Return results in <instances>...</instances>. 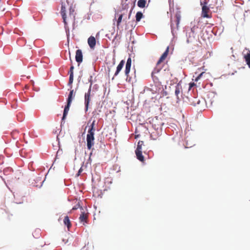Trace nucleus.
Returning <instances> with one entry per match:
<instances>
[{
	"label": "nucleus",
	"mask_w": 250,
	"mask_h": 250,
	"mask_svg": "<svg viewBox=\"0 0 250 250\" xmlns=\"http://www.w3.org/2000/svg\"><path fill=\"white\" fill-rule=\"evenodd\" d=\"M181 14L180 12H177L175 14V16L173 18H171V32L173 33L174 31L178 30L179 29V24L181 20Z\"/></svg>",
	"instance_id": "nucleus-1"
},
{
	"label": "nucleus",
	"mask_w": 250,
	"mask_h": 250,
	"mask_svg": "<svg viewBox=\"0 0 250 250\" xmlns=\"http://www.w3.org/2000/svg\"><path fill=\"white\" fill-rule=\"evenodd\" d=\"M75 95V93H74V90H71L70 91L68 97L67 98V104L65 105L64 109L62 120H64L65 119L66 116H67L68 111L69 110L71 102L72 101V100L74 99Z\"/></svg>",
	"instance_id": "nucleus-2"
},
{
	"label": "nucleus",
	"mask_w": 250,
	"mask_h": 250,
	"mask_svg": "<svg viewBox=\"0 0 250 250\" xmlns=\"http://www.w3.org/2000/svg\"><path fill=\"white\" fill-rule=\"evenodd\" d=\"M91 87H89L87 92L85 93L84 95V104L85 107V112L87 111L89 107V103L91 101Z\"/></svg>",
	"instance_id": "nucleus-3"
},
{
	"label": "nucleus",
	"mask_w": 250,
	"mask_h": 250,
	"mask_svg": "<svg viewBox=\"0 0 250 250\" xmlns=\"http://www.w3.org/2000/svg\"><path fill=\"white\" fill-rule=\"evenodd\" d=\"M202 17L206 18H210L211 17V13L209 7L207 5H202Z\"/></svg>",
	"instance_id": "nucleus-4"
},
{
	"label": "nucleus",
	"mask_w": 250,
	"mask_h": 250,
	"mask_svg": "<svg viewBox=\"0 0 250 250\" xmlns=\"http://www.w3.org/2000/svg\"><path fill=\"white\" fill-rule=\"evenodd\" d=\"M131 59L130 57H129L127 60L126 63L125 64V74L126 77V79L129 78V72L130 71L131 65Z\"/></svg>",
	"instance_id": "nucleus-5"
},
{
	"label": "nucleus",
	"mask_w": 250,
	"mask_h": 250,
	"mask_svg": "<svg viewBox=\"0 0 250 250\" xmlns=\"http://www.w3.org/2000/svg\"><path fill=\"white\" fill-rule=\"evenodd\" d=\"M243 55L244 56V58L247 64L250 68V50L246 48L243 52Z\"/></svg>",
	"instance_id": "nucleus-6"
},
{
	"label": "nucleus",
	"mask_w": 250,
	"mask_h": 250,
	"mask_svg": "<svg viewBox=\"0 0 250 250\" xmlns=\"http://www.w3.org/2000/svg\"><path fill=\"white\" fill-rule=\"evenodd\" d=\"M169 52V47H167L165 52L162 54V55L160 58L159 60L157 62L156 65L157 67H158L159 65L167 57Z\"/></svg>",
	"instance_id": "nucleus-7"
},
{
	"label": "nucleus",
	"mask_w": 250,
	"mask_h": 250,
	"mask_svg": "<svg viewBox=\"0 0 250 250\" xmlns=\"http://www.w3.org/2000/svg\"><path fill=\"white\" fill-rule=\"evenodd\" d=\"M61 14L63 19V21L64 23L65 27H66V26L67 25V22L66 21V8L65 5L63 3L62 4Z\"/></svg>",
	"instance_id": "nucleus-8"
},
{
	"label": "nucleus",
	"mask_w": 250,
	"mask_h": 250,
	"mask_svg": "<svg viewBox=\"0 0 250 250\" xmlns=\"http://www.w3.org/2000/svg\"><path fill=\"white\" fill-rule=\"evenodd\" d=\"M182 86L180 84H177L175 86V95H176L177 99L179 100V95L182 97Z\"/></svg>",
	"instance_id": "nucleus-9"
},
{
	"label": "nucleus",
	"mask_w": 250,
	"mask_h": 250,
	"mask_svg": "<svg viewBox=\"0 0 250 250\" xmlns=\"http://www.w3.org/2000/svg\"><path fill=\"white\" fill-rule=\"evenodd\" d=\"M87 214L85 213L84 211H82L79 217V220L80 222L83 224V225H85V223H87Z\"/></svg>",
	"instance_id": "nucleus-10"
},
{
	"label": "nucleus",
	"mask_w": 250,
	"mask_h": 250,
	"mask_svg": "<svg viewBox=\"0 0 250 250\" xmlns=\"http://www.w3.org/2000/svg\"><path fill=\"white\" fill-rule=\"evenodd\" d=\"M75 59L76 62L78 63H81L83 62V54L81 50L78 49L76 51Z\"/></svg>",
	"instance_id": "nucleus-11"
},
{
	"label": "nucleus",
	"mask_w": 250,
	"mask_h": 250,
	"mask_svg": "<svg viewBox=\"0 0 250 250\" xmlns=\"http://www.w3.org/2000/svg\"><path fill=\"white\" fill-rule=\"evenodd\" d=\"M124 64H125V61L124 60H122L120 62L119 64L118 65V66L116 68V70L115 72L114 77L117 76L119 74L120 71L123 69V67Z\"/></svg>",
	"instance_id": "nucleus-12"
},
{
	"label": "nucleus",
	"mask_w": 250,
	"mask_h": 250,
	"mask_svg": "<svg viewBox=\"0 0 250 250\" xmlns=\"http://www.w3.org/2000/svg\"><path fill=\"white\" fill-rule=\"evenodd\" d=\"M87 42L89 47L93 49L95 47L96 45V39L94 37L90 36L88 39Z\"/></svg>",
	"instance_id": "nucleus-13"
},
{
	"label": "nucleus",
	"mask_w": 250,
	"mask_h": 250,
	"mask_svg": "<svg viewBox=\"0 0 250 250\" xmlns=\"http://www.w3.org/2000/svg\"><path fill=\"white\" fill-rule=\"evenodd\" d=\"M95 138H86L87 147L90 150L94 145Z\"/></svg>",
	"instance_id": "nucleus-14"
},
{
	"label": "nucleus",
	"mask_w": 250,
	"mask_h": 250,
	"mask_svg": "<svg viewBox=\"0 0 250 250\" xmlns=\"http://www.w3.org/2000/svg\"><path fill=\"white\" fill-rule=\"evenodd\" d=\"M135 153L137 156V158L141 162L144 161V157L142 155V152L141 150L136 149Z\"/></svg>",
	"instance_id": "nucleus-15"
},
{
	"label": "nucleus",
	"mask_w": 250,
	"mask_h": 250,
	"mask_svg": "<svg viewBox=\"0 0 250 250\" xmlns=\"http://www.w3.org/2000/svg\"><path fill=\"white\" fill-rule=\"evenodd\" d=\"M63 223L67 226L68 230H69L71 227V224L68 216L64 217L63 219Z\"/></svg>",
	"instance_id": "nucleus-16"
},
{
	"label": "nucleus",
	"mask_w": 250,
	"mask_h": 250,
	"mask_svg": "<svg viewBox=\"0 0 250 250\" xmlns=\"http://www.w3.org/2000/svg\"><path fill=\"white\" fill-rule=\"evenodd\" d=\"M146 0H139L137 3L138 7L140 8H144L146 6Z\"/></svg>",
	"instance_id": "nucleus-17"
},
{
	"label": "nucleus",
	"mask_w": 250,
	"mask_h": 250,
	"mask_svg": "<svg viewBox=\"0 0 250 250\" xmlns=\"http://www.w3.org/2000/svg\"><path fill=\"white\" fill-rule=\"evenodd\" d=\"M143 15L141 12H138L136 14V22H139L140 21L141 19L143 18Z\"/></svg>",
	"instance_id": "nucleus-18"
},
{
	"label": "nucleus",
	"mask_w": 250,
	"mask_h": 250,
	"mask_svg": "<svg viewBox=\"0 0 250 250\" xmlns=\"http://www.w3.org/2000/svg\"><path fill=\"white\" fill-rule=\"evenodd\" d=\"M123 17V14L119 15L118 18V19L117 20V28H119L120 24H121V22L122 21Z\"/></svg>",
	"instance_id": "nucleus-19"
},
{
	"label": "nucleus",
	"mask_w": 250,
	"mask_h": 250,
	"mask_svg": "<svg viewBox=\"0 0 250 250\" xmlns=\"http://www.w3.org/2000/svg\"><path fill=\"white\" fill-rule=\"evenodd\" d=\"M95 121L94 120L93 121V122L91 124L88 130L91 131L94 133V132L95 131Z\"/></svg>",
	"instance_id": "nucleus-20"
},
{
	"label": "nucleus",
	"mask_w": 250,
	"mask_h": 250,
	"mask_svg": "<svg viewBox=\"0 0 250 250\" xmlns=\"http://www.w3.org/2000/svg\"><path fill=\"white\" fill-rule=\"evenodd\" d=\"M163 125V123L161 122L159 123V124H158L157 125L154 124H153V126L157 129H161L162 125Z\"/></svg>",
	"instance_id": "nucleus-21"
},
{
	"label": "nucleus",
	"mask_w": 250,
	"mask_h": 250,
	"mask_svg": "<svg viewBox=\"0 0 250 250\" xmlns=\"http://www.w3.org/2000/svg\"><path fill=\"white\" fill-rule=\"evenodd\" d=\"M73 75H72V74H70L69 82H68V85H71V87H72V84L73 83Z\"/></svg>",
	"instance_id": "nucleus-22"
},
{
	"label": "nucleus",
	"mask_w": 250,
	"mask_h": 250,
	"mask_svg": "<svg viewBox=\"0 0 250 250\" xmlns=\"http://www.w3.org/2000/svg\"><path fill=\"white\" fill-rule=\"evenodd\" d=\"M86 138H94V133L88 130V133L86 135Z\"/></svg>",
	"instance_id": "nucleus-23"
},
{
	"label": "nucleus",
	"mask_w": 250,
	"mask_h": 250,
	"mask_svg": "<svg viewBox=\"0 0 250 250\" xmlns=\"http://www.w3.org/2000/svg\"><path fill=\"white\" fill-rule=\"evenodd\" d=\"M143 145V142L139 141L138 143L137 147L136 149H139L142 150V146Z\"/></svg>",
	"instance_id": "nucleus-24"
},
{
	"label": "nucleus",
	"mask_w": 250,
	"mask_h": 250,
	"mask_svg": "<svg viewBox=\"0 0 250 250\" xmlns=\"http://www.w3.org/2000/svg\"><path fill=\"white\" fill-rule=\"evenodd\" d=\"M205 73L204 72H203L202 73H201L195 79V82H197L200 79V78L202 77V76L203 75V74Z\"/></svg>",
	"instance_id": "nucleus-25"
},
{
	"label": "nucleus",
	"mask_w": 250,
	"mask_h": 250,
	"mask_svg": "<svg viewBox=\"0 0 250 250\" xmlns=\"http://www.w3.org/2000/svg\"><path fill=\"white\" fill-rule=\"evenodd\" d=\"M198 28V26H195V25L191 28V32L193 33V34H194L195 33L196 30Z\"/></svg>",
	"instance_id": "nucleus-26"
},
{
	"label": "nucleus",
	"mask_w": 250,
	"mask_h": 250,
	"mask_svg": "<svg viewBox=\"0 0 250 250\" xmlns=\"http://www.w3.org/2000/svg\"><path fill=\"white\" fill-rule=\"evenodd\" d=\"M208 0H200V4L201 5H206Z\"/></svg>",
	"instance_id": "nucleus-27"
},
{
	"label": "nucleus",
	"mask_w": 250,
	"mask_h": 250,
	"mask_svg": "<svg viewBox=\"0 0 250 250\" xmlns=\"http://www.w3.org/2000/svg\"><path fill=\"white\" fill-rule=\"evenodd\" d=\"M74 66L73 65H72L70 68V70L69 71V74H72V75H73V70H74Z\"/></svg>",
	"instance_id": "nucleus-28"
},
{
	"label": "nucleus",
	"mask_w": 250,
	"mask_h": 250,
	"mask_svg": "<svg viewBox=\"0 0 250 250\" xmlns=\"http://www.w3.org/2000/svg\"><path fill=\"white\" fill-rule=\"evenodd\" d=\"M92 78H93L92 76H90V79H89V82L90 83L89 87H91V88H92Z\"/></svg>",
	"instance_id": "nucleus-29"
},
{
	"label": "nucleus",
	"mask_w": 250,
	"mask_h": 250,
	"mask_svg": "<svg viewBox=\"0 0 250 250\" xmlns=\"http://www.w3.org/2000/svg\"><path fill=\"white\" fill-rule=\"evenodd\" d=\"M80 208V205L77 204V205H76V206H75L72 208V210H76V209H78V208Z\"/></svg>",
	"instance_id": "nucleus-30"
},
{
	"label": "nucleus",
	"mask_w": 250,
	"mask_h": 250,
	"mask_svg": "<svg viewBox=\"0 0 250 250\" xmlns=\"http://www.w3.org/2000/svg\"><path fill=\"white\" fill-rule=\"evenodd\" d=\"M131 11H132V10H130V13H129V15H128V19H130V18L131 17Z\"/></svg>",
	"instance_id": "nucleus-31"
},
{
	"label": "nucleus",
	"mask_w": 250,
	"mask_h": 250,
	"mask_svg": "<svg viewBox=\"0 0 250 250\" xmlns=\"http://www.w3.org/2000/svg\"><path fill=\"white\" fill-rule=\"evenodd\" d=\"M69 54L70 60L71 62H72V59L71 58V57H70V51H69Z\"/></svg>",
	"instance_id": "nucleus-32"
},
{
	"label": "nucleus",
	"mask_w": 250,
	"mask_h": 250,
	"mask_svg": "<svg viewBox=\"0 0 250 250\" xmlns=\"http://www.w3.org/2000/svg\"><path fill=\"white\" fill-rule=\"evenodd\" d=\"M81 171H82V168H81L80 169V170H79V172H78V175H79V174H80V173L81 172Z\"/></svg>",
	"instance_id": "nucleus-33"
},
{
	"label": "nucleus",
	"mask_w": 250,
	"mask_h": 250,
	"mask_svg": "<svg viewBox=\"0 0 250 250\" xmlns=\"http://www.w3.org/2000/svg\"><path fill=\"white\" fill-rule=\"evenodd\" d=\"M161 69V68H158V70H157L156 72H158Z\"/></svg>",
	"instance_id": "nucleus-34"
},
{
	"label": "nucleus",
	"mask_w": 250,
	"mask_h": 250,
	"mask_svg": "<svg viewBox=\"0 0 250 250\" xmlns=\"http://www.w3.org/2000/svg\"><path fill=\"white\" fill-rule=\"evenodd\" d=\"M187 42H189V39H188L187 40Z\"/></svg>",
	"instance_id": "nucleus-35"
},
{
	"label": "nucleus",
	"mask_w": 250,
	"mask_h": 250,
	"mask_svg": "<svg viewBox=\"0 0 250 250\" xmlns=\"http://www.w3.org/2000/svg\"><path fill=\"white\" fill-rule=\"evenodd\" d=\"M193 85H194V83L191 84V86H193Z\"/></svg>",
	"instance_id": "nucleus-36"
},
{
	"label": "nucleus",
	"mask_w": 250,
	"mask_h": 250,
	"mask_svg": "<svg viewBox=\"0 0 250 250\" xmlns=\"http://www.w3.org/2000/svg\"><path fill=\"white\" fill-rule=\"evenodd\" d=\"M193 85H194V83L191 84V86H193Z\"/></svg>",
	"instance_id": "nucleus-37"
},
{
	"label": "nucleus",
	"mask_w": 250,
	"mask_h": 250,
	"mask_svg": "<svg viewBox=\"0 0 250 250\" xmlns=\"http://www.w3.org/2000/svg\"><path fill=\"white\" fill-rule=\"evenodd\" d=\"M193 85H194V83L191 84V86H193Z\"/></svg>",
	"instance_id": "nucleus-38"
}]
</instances>
